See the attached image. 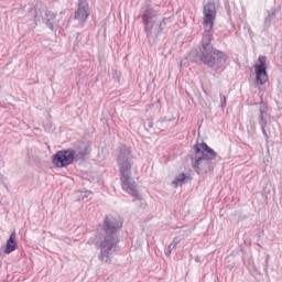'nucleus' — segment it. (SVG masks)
<instances>
[{
	"label": "nucleus",
	"mask_w": 282,
	"mask_h": 282,
	"mask_svg": "<svg viewBox=\"0 0 282 282\" xmlns=\"http://www.w3.org/2000/svg\"><path fill=\"white\" fill-rule=\"evenodd\" d=\"M117 151V163L120 171L122 191L128 193V195H131V197H134V199H142L140 192L138 191V184L133 177H131V169L133 166V162H131V148L121 143Z\"/></svg>",
	"instance_id": "7ed1b4c3"
},
{
	"label": "nucleus",
	"mask_w": 282,
	"mask_h": 282,
	"mask_svg": "<svg viewBox=\"0 0 282 282\" xmlns=\"http://www.w3.org/2000/svg\"><path fill=\"white\" fill-rule=\"evenodd\" d=\"M268 111L265 109L261 108L260 109V117H259V124L260 127H268Z\"/></svg>",
	"instance_id": "ddd939ff"
},
{
	"label": "nucleus",
	"mask_w": 282,
	"mask_h": 282,
	"mask_svg": "<svg viewBox=\"0 0 282 282\" xmlns=\"http://www.w3.org/2000/svg\"><path fill=\"white\" fill-rule=\"evenodd\" d=\"M171 252H173L169 247L165 249L164 254L165 257H171Z\"/></svg>",
	"instance_id": "aec40b11"
},
{
	"label": "nucleus",
	"mask_w": 282,
	"mask_h": 282,
	"mask_svg": "<svg viewBox=\"0 0 282 282\" xmlns=\"http://www.w3.org/2000/svg\"><path fill=\"white\" fill-rule=\"evenodd\" d=\"M226 102H227L226 96L220 95V107H221V109H225Z\"/></svg>",
	"instance_id": "f3484780"
},
{
	"label": "nucleus",
	"mask_w": 282,
	"mask_h": 282,
	"mask_svg": "<svg viewBox=\"0 0 282 282\" xmlns=\"http://www.w3.org/2000/svg\"><path fill=\"white\" fill-rule=\"evenodd\" d=\"M91 195V191L82 192V202H88L87 197Z\"/></svg>",
	"instance_id": "dca6fc26"
},
{
	"label": "nucleus",
	"mask_w": 282,
	"mask_h": 282,
	"mask_svg": "<svg viewBox=\"0 0 282 282\" xmlns=\"http://www.w3.org/2000/svg\"><path fill=\"white\" fill-rule=\"evenodd\" d=\"M194 155L191 156L192 169L195 173L202 175V173H208L212 170L210 161L217 158V152L213 150L206 143H196L194 145Z\"/></svg>",
	"instance_id": "20e7f679"
},
{
	"label": "nucleus",
	"mask_w": 282,
	"mask_h": 282,
	"mask_svg": "<svg viewBox=\"0 0 282 282\" xmlns=\"http://www.w3.org/2000/svg\"><path fill=\"white\" fill-rule=\"evenodd\" d=\"M120 228H122V221L113 217H105L102 231L97 235L100 261H105V263L111 261V254H113L116 248H118V231Z\"/></svg>",
	"instance_id": "f03ea898"
},
{
	"label": "nucleus",
	"mask_w": 282,
	"mask_h": 282,
	"mask_svg": "<svg viewBox=\"0 0 282 282\" xmlns=\"http://www.w3.org/2000/svg\"><path fill=\"white\" fill-rule=\"evenodd\" d=\"M148 128L153 129V121H148Z\"/></svg>",
	"instance_id": "412c9836"
},
{
	"label": "nucleus",
	"mask_w": 282,
	"mask_h": 282,
	"mask_svg": "<svg viewBox=\"0 0 282 282\" xmlns=\"http://www.w3.org/2000/svg\"><path fill=\"white\" fill-rule=\"evenodd\" d=\"M158 17V14H155V10H153V8L148 7L143 14L141 15V19L143 21V25H144V32L148 36V39H150V36H152L153 34V28L155 25H158V31L155 33V36L162 34V22H158L154 19Z\"/></svg>",
	"instance_id": "39448f33"
},
{
	"label": "nucleus",
	"mask_w": 282,
	"mask_h": 282,
	"mask_svg": "<svg viewBox=\"0 0 282 282\" xmlns=\"http://www.w3.org/2000/svg\"><path fill=\"white\" fill-rule=\"evenodd\" d=\"M54 19H56V13L54 11H50L45 8L35 11V23L42 20L44 25H46L51 32H54Z\"/></svg>",
	"instance_id": "6e6552de"
},
{
	"label": "nucleus",
	"mask_w": 282,
	"mask_h": 282,
	"mask_svg": "<svg viewBox=\"0 0 282 282\" xmlns=\"http://www.w3.org/2000/svg\"><path fill=\"white\" fill-rule=\"evenodd\" d=\"M259 64L254 65L256 69V83L257 85H265L268 83V57L264 55H260L259 58Z\"/></svg>",
	"instance_id": "0eeeda50"
},
{
	"label": "nucleus",
	"mask_w": 282,
	"mask_h": 282,
	"mask_svg": "<svg viewBox=\"0 0 282 282\" xmlns=\"http://www.w3.org/2000/svg\"><path fill=\"white\" fill-rule=\"evenodd\" d=\"M268 126H260L261 131L267 140H270V137L268 135V131L265 130Z\"/></svg>",
	"instance_id": "a211bd4d"
},
{
	"label": "nucleus",
	"mask_w": 282,
	"mask_h": 282,
	"mask_svg": "<svg viewBox=\"0 0 282 282\" xmlns=\"http://www.w3.org/2000/svg\"><path fill=\"white\" fill-rule=\"evenodd\" d=\"M89 3H87V0H78V8L74 19L80 23H86L87 19H89Z\"/></svg>",
	"instance_id": "1a4fd4ad"
},
{
	"label": "nucleus",
	"mask_w": 282,
	"mask_h": 282,
	"mask_svg": "<svg viewBox=\"0 0 282 282\" xmlns=\"http://www.w3.org/2000/svg\"><path fill=\"white\" fill-rule=\"evenodd\" d=\"M215 19H217V7L215 3L209 2L204 7V32L197 50L192 52L195 54V58H198L200 63L210 67L212 69H221L226 65L228 56L223 51L217 50L213 45V39L215 35Z\"/></svg>",
	"instance_id": "f257e3e1"
},
{
	"label": "nucleus",
	"mask_w": 282,
	"mask_h": 282,
	"mask_svg": "<svg viewBox=\"0 0 282 282\" xmlns=\"http://www.w3.org/2000/svg\"><path fill=\"white\" fill-rule=\"evenodd\" d=\"M188 180V176H186L185 173H181L178 174L174 181L172 182V186H174V188H177L180 186H184L185 182Z\"/></svg>",
	"instance_id": "f8f14e48"
},
{
	"label": "nucleus",
	"mask_w": 282,
	"mask_h": 282,
	"mask_svg": "<svg viewBox=\"0 0 282 282\" xmlns=\"http://www.w3.org/2000/svg\"><path fill=\"white\" fill-rule=\"evenodd\" d=\"M89 155V145L82 144L79 148L75 150V160H85Z\"/></svg>",
	"instance_id": "9b49d317"
},
{
	"label": "nucleus",
	"mask_w": 282,
	"mask_h": 282,
	"mask_svg": "<svg viewBox=\"0 0 282 282\" xmlns=\"http://www.w3.org/2000/svg\"><path fill=\"white\" fill-rule=\"evenodd\" d=\"M74 160H76V150L74 149L59 150L52 156V162L56 169H65L74 164Z\"/></svg>",
	"instance_id": "423d86ee"
},
{
	"label": "nucleus",
	"mask_w": 282,
	"mask_h": 282,
	"mask_svg": "<svg viewBox=\"0 0 282 282\" xmlns=\"http://www.w3.org/2000/svg\"><path fill=\"white\" fill-rule=\"evenodd\" d=\"M7 182H8V178L0 174V186H1V184L6 185Z\"/></svg>",
	"instance_id": "6ab92c4d"
},
{
	"label": "nucleus",
	"mask_w": 282,
	"mask_h": 282,
	"mask_svg": "<svg viewBox=\"0 0 282 282\" xmlns=\"http://www.w3.org/2000/svg\"><path fill=\"white\" fill-rule=\"evenodd\" d=\"M276 9H271L268 11V15L264 19V25L270 26V23H272V20L276 17Z\"/></svg>",
	"instance_id": "4468645a"
},
{
	"label": "nucleus",
	"mask_w": 282,
	"mask_h": 282,
	"mask_svg": "<svg viewBox=\"0 0 282 282\" xmlns=\"http://www.w3.org/2000/svg\"><path fill=\"white\" fill-rule=\"evenodd\" d=\"M177 243H180V240H177V238H174L173 241L169 245V250H175V248H177Z\"/></svg>",
	"instance_id": "2eb2a0df"
},
{
	"label": "nucleus",
	"mask_w": 282,
	"mask_h": 282,
	"mask_svg": "<svg viewBox=\"0 0 282 282\" xmlns=\"http://www.w3.org/2000/svg\"><path fill=\"white\" fill-rule=\"evenodd\" d=\"M19 248V241L17 240V231L11 232L4 248V254H12L14 250Z\"/></svg>",
	"instance_id": "9d476101"
}]
</instances>
